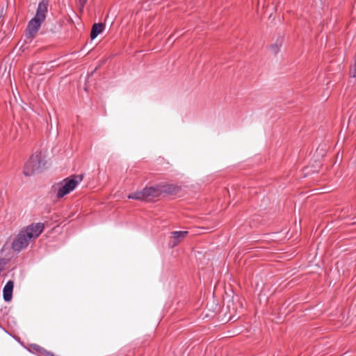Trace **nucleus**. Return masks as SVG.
<instances>
[{"instance_id":"1","label":"nucleus","mask_w":356,"mask_h":356,"mask_svg":"<svg viewBox=\"0 0 356 356\" xmlns=\"http://www.w3.org/2000/svg\"><path fill=\"white\" fill-rule=\"evenodd\" d=\"M83 175H72L53 185L51 190L56 197L61 199L73 191L82 181Z\"/></svg>"},{"instance_id":"2","label":"nucleus","mask_w":356,"mask_h":356,"mask_svg":"<svg viewBox=\"0 0 356 356\" xmlns=\"http://www.w3.org/2000/svg\"><path fill=\"white\" fill-rule=\"evenodd\" d=\"M47 12V3L42 1L38 4L35 16L29 22L27 26L26 37L32 39L38 31L41 24L44 22Z\"/></svg>"},{"instance_id":"3","label":"nucleus","mask_w":356,"mask_h":356,"mask_svg":"<svg viewBox=\"0 0 356 356\" xmlns=\"http://www.w3.org/2000/svg\"><path fill=\"white\" fill-rule=\"evenodd\" d=\"M45 164L43 156L40 152L31 155L26 162L23 172L26 176H32L41 171Z\"/></svg>"},{"instance_id":"4","label":"nucleus","mask_w":356,"mask_h":356,"mask_svg":"<svg viewBox=\"0 0 356 356\" xmlns=\"http://www.w3.org/2000/svg\"><path fill=\"white\" fill-rule=\"evenodd\" d=\"M44 226L43 223L37 222L32 223L23 229L22 231L28 238L30 241L35 240L44 231Z\"/></svg>"},{"instance_id":"5","label":"nucleus","mask_w":356,"mask_h":356,"mask_svg":"<svg viewBox=\"0 0 356 356\" xmlns=\"http://www.w3.org/2000/svg\"><path fill=\"white\" fill-rule=\"evenodd\" d=\"M31 241L21 230L15 237L12 243V249L14 251L19 252L26 248Z\"/></svg>"},{"instance_id":"6","label":"nucleus","mask_w":356,"mask_h":356,"mask_svg":"<svg viewBox=\"0 0 356 356\" xmlns=\"http://www.w3.org/2000/svg\"><path fill=\"white\" fill-rule=\"evenodd\" d=\"M14 284L13 281H8L3 287V296L5 301L8 302L12 299Z\"/></svg>"},{"instance_id":"7","label":"nucleus","mask_w":356,"mask_h":356,"mask_svg":"<svg viewBox=\"0 0 356 356\" xmlns=\"http://www.w3.org/2000/svg\"><path fill=\"white\" fill-rule=\"evenodd\" d=\"M187 231H176L172 232V237L173 238V246L178 245L182 240H184L188 235Z\"/></svg>"},{"instance_id":"8","label":"nucleus","mask_w":356,"mask_h":356,"mask_svg":"<svg viewBox=\"0 0 356 356\" xmlns=\"http://www.w3.org/2000/svg\"><path fill=\"white\" fill-rule=\"evenodd\" d=\"M143 190L146 200L157 197L161 193V190L158 187H147L143 188Z\"/></svg>"},{"instance_id":"9","label":"nucleus","mask_w":356,"mask_h":356,"mask_svg":"<svg viewBox=\"0 0 356 356\" xmlns=\"http://www.w3.org/2000/svg\"><path fill=\"white\" fill-rule=\"evenodd\" d=\"M104 30V25L102 23L95 24L92 26L90 38L94 40L98 35H99Z\"/></svg>"},{"instance_id":"10","label":"nucleus","mask_w":356,"mask_h":356,"mask_svg":"<svg viewBox=\"0 0 356 356\" xmlns=\"http://www.w3.org/2000/svg\"><path fill=\"white\" fill-rule=\"evenodd\" d=\"M129 199L137 200H146L144 190L132 193L128 195Z\"/></svg>"},{"instance_id":"11","label":"nucleus","mask_w":356,"mask_h":356,"mask_svg":"<svg viewBox=\"0 0 356 356\" xmlns=\"http://www.w3.org/2000/svg\"><path fill=\"white\" fill-rule=\"evenodd\" d=\"M88 0H79L78 1V6L81 11L83 10L84 6L86 5Z\"/></svg>"},{"instance_id":"12","label":"nucleus","mask_w":356,"mask_h":356,"mask_svg":"<svg viewBox=\"0 0 356 356\" xmlns=\"http://www.w3.org/2000/svg\"><path fill=\"white\" fill-rule=\"evenodd\" d=\"M35 71V67H33V68H32V72H34Z\"/></svg>"}]
</instances>
